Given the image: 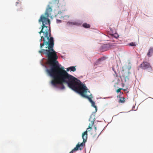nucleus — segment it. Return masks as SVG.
<instances>
[{
	"instance_id": "1",
	"label": "nucleus",
	"mask_w": 153,
	"mask_h": 153,
	"mask_svg": "<svg viewBox=\"0 0 153 153\" xmlns=\"http://www.w3.org/2000/svg\"><path fill=\"white\" fill-rule=\"evenodd\" d=\"M48 5L44 15H42L39 20V22H42V29L39 32L41 34L43 33V35L41 36L40 41H43L42 43H40V48L41 50L39 52L41 54L45 55L48 58V63L49 65H52L58 63L57 59L58 56L56 52L53 48L54 45L53 38L51 36L50 29V19L48 18L52 17V6L51 5Z\"/></svg>"
},
{
	"instance_id": "2",
	"label": "nucleus",
	"mask_w": 153,
	"mask_h": 153,
	"mask_svg": "<svg viewBox=\"0 0 153 153\" xmlns=\"http://www.w3.org/2000/svg\"><path fill=\"white\" fill-rule=\"evenodd\" d=\"M58 63L50 65L52 66L47 71L53 79L51 82L53 85L56 86L58 84L61 85V89L65 88L63 83L68 84V86L74 91L79 93L82 96L88 99L90 102L93 101L91 98L86 94L88 89L85 86L81 83L80 81L68 74L63 67H60Z\"/></svg>"
},
{
	"instance_id": "3",
	"label": "nucleus",
	"mask_w": 153,
	"mask_h": 153,
	"mask_svg": "<svg viewBox=\"0 0 153 153\" xmlns=\"http://www.w3.org/2000/svg\"><path fill=\"white\" fill-rule=\"evenodd\" d=\"M88 131L86 130L82 134V137L83 139V142L80 144L78 143L73 149L69 153H73L74 152L77 151L78 150H81L83 146H85V143L86 142L88 136Z\"/></svg>"
},
{
	"instance_id": "4",
	"label": "nucleus",
	"mask_w": 153,
	"mask_h": 153,
	"mask_svg": "<svg viewBox=\"0 0 153 153\" xmlns=\"http://www.w3.org/2000/svg\"><path fill=\"white\" fill-rule=\"evenodd\" d=\"M140 67L143 69H146L148 68H152L149 63L147 62H143L140 65Z\"/></svg>"
},
{
	"instance_id": "5",
	"label": "nucleus",
	"mask_w": 153,
	"mask_h": 153,
	"mask_svg": "<svg viewBox=\"0 0 153 153\" xmlns=\"http://www.w3.org/2000/svg\"><path fill=\"white\" fill-rule=\"evenodd\" d=\"M125 73L126 74L128 73V74L127 76L124 74L122 75V77L123 78H121V80L122 81H124L125 82H126L129 80L128 76L131 73L129 72H126Z\"/></svg>"
},
{
	"instance_id": "6",
	"label": "nucleus",
	"mask_w": 153,
	"mask_h": 153,
	"mask_svg": "<svg viewBox=\"0 0 153 153\" xmlns=\"http://www.w3.org/2000/svg\"><path fill=\"white\" fill-rule=\"evenodd\" d=\"M110 36L112 38V39L114 38L115 39H117L119 37V35L118 34L116 33H110L109 34ZM111 41H114V40H113V39H111Z\"/></svg>"
},
{
	"instance_id": "7",
	"label": "nucleus",
	"mask_w": 153,
	"mask_h": 153,
	"mask_svg": "<svg viewBox=\"0 0 153 153\" xmlns=\"http://www.w3.org/2000/svg\"><path fill=\"white\" fill-rule=\"evenodd\" d=\"M105 59V58L103 56L101 58H99L97 61L95 63V65H97L99 64H100L101 63V61H103Z\"/></svg>"
},
{
	"instance_id": "8",
	"label": "nucleus",
	"mask_w": 153,
	"mask_h": 153,
	"mask_svg": "<svg viewBox=\"0 0 153 153\" xmlns=\"http://www.w3.org/2000/svg\"><path fill=\"white\" fill-rule=\"evenodd\" d=\"M105 59V58L103 56L101 58H99L97 61L95 63V65H97L99 64H100L101 63V61H103Z\"/></svg>"
},
{
	"instance_id": "9",
	"label": "nucleus",
	"mask_w": 153,
	"mask_h": 153,
	"mask_svg": "<svg viewBox=\"0 0 153 153\" xmlns=\"http://www.w3.org/2000/svg\"><path fill=\"white\" fill-rule=\"evenodd\" d=\"M94 119L91 121V123L89 124L88 128L87 129V130L90 131L92 128V127L94 123Z\"/></svg>"
},
{
	"instance_id": "10",
	"label": "nucleus",
	"mask_w": 153,
	"mask_h": 153,
	"mask_svg": "<svg viewBox=\"0 0 153 153\" xmlns=\"http://www.w3.org/2000/svg\"><path fill=\"white\" fill-rule=\"evenodd\" d=\"M153 53V48H150L147 53V55L149 57H150Z\"/></svg>"
},
{
	"instance_id": "11",
	"label": "nucleus",
	"mask_w": 153,
	"mask_h": 153,
	"mask_svg": "<svg viewBox=\"0 0 153 153\" xmlns=\"http://www.w3.org/2000/svg\"><path fill=\"white\" fill-rule=\"evenodd\" d=\"M67 71L71 70V71L74 72L76 71V68L74 66H71L67 68Z\"/></svg>"
},
{
	"instance_id": "12",
	"label": "nucleus",
	"mask_w": 153,
	"mask_h": 153,
	"mask_svg": "<svg viewBox=\"0 0 153 153\" xmlns=\"http://www.w3.org/2000/svg\"><path fill=\"white\" fill-rule=\"evenodd\" d=\"M67 25H78V23L77 22H67Z\"/></svg>"
},
{
	"instance_id": "13",
	"label": "nucleus",
	"mask_w": 153,
	"mask_h": 153,
	"mask_svg": "<svg viewBox=\"0 0 153 153\" xmlns=\"http://www.w3.org/2000/svg\"><path fill=\"white\" fill-rule=\"evenodd\" d=\"M103 47L104 48L105 50L106 51L108 50L110 48V46L108 44H106L103 45Z\"/></svg>"
},
{
	"instance_id": "14",
	"label": "nucleus",
	"mask_w": 153,
	"mask_h": 153,
	"mask_svg": "<svg viewBox=\"0 0 153 153\" xmlns=\"http://www.w3.org/2000/svg\"><path fill=\"white\" fill-rule=\"evenodd\" d=\"M82 26L86 28H89L90 27V25L89 24H88L86 23H84L83 24Z\"/></svg>"
},
{
	"instance_id": "15",
	"label": "nucleus",
	"mask_w": 153,
	"mask_h": 153,
	"mask_svg": "<svg viewBox=\"0 0 153 153\" xmlns=\"http://www.w3.org/2000/svg\"><path fill=\"white\" fill-rule=\"evenodd\" d=\"M119 102L120 103H123L125 102V98L124 97H121L119 101Z\"/></svg>"
},
{
	"instance_id": "16",
	"label": "nucleus",
	"mask_w": 153,
	"mask_h": 153,
	"mask_svg": "<svg viewBox=\"0 0 153 153\" xmlns=\"http://www.w3.org/2000/svg\"><path fill=\"white\" fill-rule=\"evenodd\" d=\"M91 104L92 106L94 107L95 109V111L96 112L97 111V107L95 105V102L93 101H91Z\"/></svg>"
},
{
	"instance_id": "17",
	"label": "nucleus",
	"mask_w": 153,
	"mask_h": 153,
	"mask_svg": "<svg viewBox=\"0 0 153 153\" xmlns=\"http://www.w3.org/2000/svg\"><path fill=\"white\" fill-rule=\"evenodd\" d=\"M129 45L130 46H136V45L135 44V43L133 42L130 43L129 44Z\"/></svg>"
},
{
	"instance_id": "18",
	"label": "nucleus",
	"mask_w": 153,
	"mask_h": 153,
	"mask_svg": "<svg viewBox=\"0 0 153 153\" xmlns=\"http://www.w3.org/2000/svg\"><path fill=\"white\" fill-rule=\"evenodd\" d=\"M122 89H123L122 88H120L117 90L116 92L117 93H119L120 92L121 90Z\"/></svg>"
},
{
	"instance_id": "19",
	"label": "nucleus",
	"mask_w": 153,
	"mask_h": 153,
	"mask_svg": "<svg viewBox=\"0 0 153 153\" xmlns=\"http://www.w3.org/2000/svg\"><path fill=\"white\" fill-rule=\"evenodd\" d=\"M61 22V21L59 19H56V22L57 23H60Z\"/></svg>"
},
{
	"instance_id": "20",
	"label": "nucleus",
	"mask_w": 153,
	"mask_h": 153,
	"mask_svg": "<svg viewBox=\"0 0 153 153\" xmlns=\"http://www.w3.org/2000/svg\"><path fill=\"white\" fill-rule=\"evenodd\" d=\"M94 129L95 131H96L97 130V127L96 126H94Z\"/></svg>"
},
{
	"instance_id": "21",
	"label": "nucleus",
	"mask_w": 153,
	"mask_h": 153,
	"mask_svg": "<svg viewBox=\"0 0 153 153\" xmlns=\"http://www.w3.org/2000/svg\"><path fill=\"white\" fill-rule=\"evenodd\" d=\"M123 90L124 91H126V89H123Z\"/></svg>"
},
{
	"instance_id": "22",
	"label": "nucleus",
	"mask_w": 153,
	"mask_h": 153,
	"mask_svg": "<svg viewBox=\"0 0 153 153\" xmlns=\"http://www.w3.org/2000/svg\"><path fill=\"white\" fill-rule=\"evenodd\" d=\"M113 70L114 71V72L116 74V72L115 71H114L113 69Z\"/></svg>"
},
{
	"instance_id": "23",
	"label": "nucleus",
	"mask_w": 153,
	"mask_h": 153,
	"mask_svg": "<svg viewBox=\"0 0 153 153\" xmlns=\"http://www.w3.org/2000/svg\"><path fill=\"white\" fill-rule=\"evenodd\" d=\"M110 28L111 30L112 31V30L111 29V27H110Z\"/></svg>"
},
{
	"instance_id": "24",
	"label": "nucleus",
	"mask_w": 153,
	"mask_h": 153,
	"mask_svg": "<svg viewBox=\"0 0 153 153\" xmlns=\"http://www.w3.org/2000/svg\"><path fill=\"white\" fill-rule=\"evenodd\" d=\"M123 74H125V73H124V71H123Z\"/></svg>"
},
{
	"instance_id": "25",
	"label": "nucleus",
	"mask_w": 153,
	"mask_h": 153,
	"mask_svg": "<svg viewBox=\"0 0 153 153\" xmlns=\"http://www.w3.org/2000/svg\"><path fill=\"white\" fill-rule=\"evenodd\" d=\"M91 117L90 118V119H89L90 121V120H91Z\"/></svg>"
}]
</instances>
